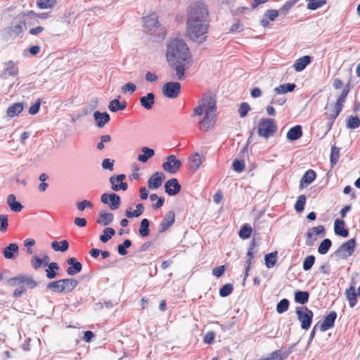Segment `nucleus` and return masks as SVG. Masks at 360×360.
Wrapping results in <instances>:
<instances>
[{
    "mask_svg": "<svg viewBox=\"0 0 360 360\" xmlns=\"http://www.w3.org/2000/svg\"><path fill=\"white\" fill-rule=\"evenodd\" d=\"M7 283L9 285L13 287L25 284L30 289L34 288L38 285L33 276L29 274H19L15 277L9 278Z\"/></svg>",
    "mask_w": 360,
    "mask_h": 360,
    "instance_id": "obj_6",
    "label": "nucleus"
},
{
    "mask_svg": "<svg viewBox=\"0 0 360 360\" xmlns=\"http://www.w3.org/2000/svg\"><path fill=\"white\" fill-rule=\"evenodd\" d=\"M339 152H340V150L338 148L335 147V146L331 147L330 157L331 165L337 164L338 159H339Z\"/></svg>",
    "mask_w": 360,
    "mask_h": 360,
    "instance_id": "obj_57",
    "label": "nucleus"
},
{
    "mask_svg": "<svg viewBox=\"0 0 360 360\" xmlns=\"http://www.w3.org/2000/svg\"><path fill=\"white\" fill-rule=\"evenodd\" d=\"M325 233V228L322 225L309 229L307 233L306 245L307 246L314 245V241L316 240V236Z\"/></svg>",
    "mask_w": 360,
    "mask_h": 360,
    "instance_id": "obj_14",
    "label": "nucleus"
},
{
    "mask_svg": "<svg viewBox=\"0 0 360 360\" xmlns=\"http://www.w3.org/2000/svg\"><path fill=\"white\" fill-rule=\"evenodd\" d=\"M94 118L96 126L99 128H103L110 120V115L107 112H101L98 110L94 112Z\"/></svg>",
    "mask_w": 360,
    "mask_h": 360,
    "instance_id": "obj_21",
    "label": "nucleus"
},
{
    "mask_svg": "<svg viewBox=\"0 0 360 360\" xmlns=\"http://www.w3.org/2000/svg\"><path fill=\"white\" fill-rule=\"evenodd\" d=\"M277 131L274 120L269 118L262 119L258 126V135L266 139L274 136Z\"/></svg>",
    "mask_w": 360,
    "mask_h": 360,
    "instance_id": "obj_4",
    "label": "nucleus"
},
{
    "mask_svg": "<svg viewBox=\"0 0 360 360\" xmlns=\"http://www.w3.org/2000/svg\"><path fill=\"white\" fill-rule=\"evenodd\" d=\"M77 208L79 211L82 212L85 209H92L93 204L91 202L87 200H83L81 202H78L76 203Z\"/></svg>",
    "mask_w": 360,
    "mask_h": 360,
    "instance_id": "obj_56",
    "label": "nucleus"
},
{
    "mask_svg": "<svg viewBox=\"0 0 360 360\" xmlns=\"http://www.w3.org/2000/svg\"><path fill=\"white\" fill-rule=\"evenodd\" d=\"M305 202L306 196L304 195H300L298 196L297 200L295 204V210L298 212L303 211Z\"/></svg>",
    "mask_w": 360,
    "mask_h": 360,
    "instance_id": "obj_50",
    "label": "nucleus"
},
{
    "mask_svg": "<svg viewBox=\"0 0 360 360\" xmlns=\"http://www.w3.org/2000/svg\"><path fill=\"white\" fill-rule=\"evenodd\" d=\"M115 234V231L112 228H105L103 231V234H101L99 237L100 240L102 243H107L114 235Z\"/></svg>",
    "mask_w": 360,
    "mask_h": 360,
    "instance_id": "obj_43",
    "label": "nucleus"
},
{
    "mask_svg": "<svg viewBox=\"0 0 360 360\" xmlns=\"http://www.w3.org/2000/svg\"><path fill=\"white\" fill-rule=\"evenodd\" d=\"M214 338H215V333L212 330H210V331L207 332V333L205 334L204 339H203V342L205 344L211 345V344H212Z\"/></svg>",
    "mask_w": 360,
    "mask_h": 360,
    "instance_id": "obj_64",
    "label": "nucleus"
},
{
    "mask_svg": "<svg viewBox=\"0 0 360 360\" xmlns=\"http://www.w3.org/2000/svg\"><path fill=\"white\" fill-rule=\"evenodd\" d=\"M101 200L103 204H109V207L112 210H115L119 208L121 200L118 195L112 193H103L101 195Z\"/></svg>",
    "mask_w": 360,
    "mask_h": 360,
    "instance_id": "obj_12",
    "label": "nucleus"
},
{
    "mask_svg": "<svg viewBox=\"0 0 360 360\" xmlns=\"http://www.w3.org/2000/svg\"><path fill=\"white\" fill-rule=\"evenodd\" d=\"M315 262V257L314 255L307 256L303 261V269L309 271L311 269Z\"/></svg>",
    "mask_w": 360,
    "mask_h": 360,
    "instance_id": "obj_55",
    "label": "nucleus"
},
{
    "mask_svg": "<svg viewBox=\"0 0 360 360\" xmlns=\"http://www.w3.org/2000/svg\"><path fill=\"white\" fill-rule=\"evenodd\" d=\"M349 91V88L348 86H346L344 87L343 90L342 91L341 95L339 96V98L337 100L336 103L335 104V108H338L340 110L342 109V104L345 101V98Z\"/></svg>",
    "mask_w": 360,
    "mask_h": 360,
    "instance_id": "obj_45",
    "label": "nucleus"
},
{
    "mask_svg": "<svg viewBox=\"0 0 360 360\" xmlns=\"http://www.w3.org/2000/svg\"><path fill=\"white\" fill-rule=\"evenodd\" d=\"M114 162L113 160L109 158L104 159L101 164L103 169L112 171L114 169Z\"/></svg>",
    "mask_w": 360,
    "mask_h": 360,
    "instance_id": "obj_62",
    "label": "nucleus"
},
{
    "mask_svg": "<svg viewBox=\"0 0 360 360\" xmlns=\"http://www.w3.org/2000/svg\"><path fill=\"white\" fill-rule=\"evenodd\" d=\"M22 103H15L10 105L6 110L7 116L9 117H14L18 115L23 110Z\"/></svg>",
    "mask_w": 360,
    "mask_h": 360,
    "instance_id": "obj_28",
    "label": "nucleus"
},
{
    "mask_svg": "<svg viewBox=\"0 0 360 360\" xmlns=\"http://www.w3.org/2000/svg\"><path fill=\"white\" fill-rule=\"evenodd\" d=\"M141 152L142 153L138 155L137 160L143 163L146 162L155 155L154 150L148 147H143L141 148Z\"/></svg>",
    "mask_w": 360,
    "mask_h": 360,
    "instance_id": "obj_31",
    "label": "nucleus"
},
{
    "mask_svg": "<svg viewBox=\"0 0 360 360\" xmlns=\"http://www.w3.org/2000/svg\"><path fill=\"white\" fill-rule=\"evenodd\" d=\"M150 221L148 219H143L140 224V227L139 229V234L142 237H147L150 233Z\"/></svg>",
    "mask_w": 360,
    "mask_h": 360,
    "instance_id": "obj_42",
    "label": "nucleus"
},
{
    "mask_svg": "<svg viewBox=\"0 0 360 360\" xmlns=\"http://www.w3.org/2000/svg\"><path fill=\"white\" fill-rule=\"evenodd\" d=\"M250 110V108L248 103H245V102L242 103L240 104L239 110H238L240 116L241 117H245L247 115V114Z\"/></svg>",
    "mask_w": 360,
    "mask_h": 360,
    "instance_id": "obj_60",
    "label": "nucleus"
},
{
    "mask_svg": "<svg viewBox=\"0 0 360 360\" xmlns=\"http://www.w3.org/2000/svg\"><path fill=\"white\" fill-rule=\"evenodd\" d=\"M210 15L206 5L202 2H195L188 9L186 34L194 42L202 44L205 41L210 27Z\"/></svg>",
    "mask_w": 360,
    "mask_h": 360,
    "instance_id": "obj_1",
    "label": "nucleus"
},
{
    "mask_svg": "<svg viewBox=\"0 0 360 360\" xmlns=\"http://www.w3.org/2000/svg\"><path fill=\"white\" fill-rule=\"evenodd\" d=\"M127 102H120L118 99H114L109 103L108 108L112 112H116L119 110H123L127 107Z\"/></svg>",
    "mask_w": 360,
    "mask_h": 360,
    "instance_id": "obj_35",
    "label": "nucleus"
},
{
    "mask_svg": "<svg viewBox=\"0 0 360 360\" xmlns=\"http://www.w3.org/2000/svg\"><path fill=\"white\" fill-rule=\"evenodd\" d=\"M60 283L62 293L72 292L78 285V281L75 278L60 279Z\"/></svg>",
    "mask_w": 360,
    "mask_h": 360,
    "instance_id": "obj_20",
    "label": "nucleus"
},
{
    "mask_svg": "<svg viewBox=\"0 0 360 360\" xmlns=\"http://www.w3.org/2000/svg\"><path fill=\"white\" fill-rule=\"evenodd\" d=\"M337 319V313L335 311H330L323 319V321L319 324L321 331L325 332L334 326L335 321Z\"/></svg>",
    "mask_w": 360,
    "mask_h": 360,
    "instance_id": "obj_15",
    "label": "nucleus"
},
{
    "mask_svg": "<svg viewBox=\"0 0 360 360\" xmlns=\"http://www.w3.org/2000/svg\"><path fill=\"white\" fill-rule=\"evenodd\" d=\"M360 126V120L357 117H349L347 122V127L349 129H356Z\"/></svg>",
    "mask_w": 360,
    "mask_h": 360,
    "instance_id": "obj_54",
    "label": "nucleus"
},
{
    "mask_svg": "<svg viewBox=\"0 0 360 360\" xmlns=\"http://www.w3.org/2000/svg\"><path fill=\"white\" fill-rule=\"evenodd\" d=\"M296 314L298 321L301 323V328L303 330H308L312 323L314 313L307 307H297L296 308Z\"/></svg>",
    "mask_w": 360,
    "mask_h": 360,
    "instance_id": "obj_5",
    "label": "nucleus"
},
{
    "mask_svg": "<svg viewBox=\"0 0 360 360\" xmlns=\"http://www.w3.org/2000/svg\"><path fill=\"white\" fill-rule=\"evenodd\" d=\"M18 68L16 66V64L12 60L8 61L6 64V68L4 71V77H7V76L16 77L18 75Z\"/></svg>",
    "mask_w": 360,
    "mask_h": 360,
    "instance_id": "obj_34",
    "label": "nucleus"
},
{
    "mask_svg": "<svg viewBox=\"0 0 360 360\" xmlns=\"http://www.w3.org/2000/svg\"><path fill=\"white\" fill-rule=\"evenodd\" d=\"M302 136V129L300 125L291 127L287 133V139L290 141H296Z\"/></svg>",
    "mask_w": 360,
    "mask_h": 360,
    "instance_id": "obj_29",
    "label": "nucleus"
},
{
    "mask_svg": "<svg viewBox=\"0 0 360 360\" xmlns=\"http://www.w3.org/2000/svg\"><path fill=\"white\" fill-rule=\"evenodd\" d=\"M290 302L288 299H282L276 305V311L278 314L285 312L289 308Z\"/></svg>",
    "mask_w": 360,
    "mask_h": 360,
    "instance_id": "obj_49",
    "label": "nucleus"
},
{
    "mask_svg": "<svg viewBox=\"0 0 360 360\" xmlns=\"http://www.w3.org/2000/svg\"><path fill=\"white\" fill-rule=\"evenodd\" d=\"M0 231L5 232L8 227V217L5 214H0Z\"/></svg>",
    "mask_w": 360,
    "mask_h": 360,
    "instance_id": "obj_63",
    "label": "nucleus"
},
{
    "mask_svg": "<svg viewBox=\"0 0 360 360\" xmlns=\"http://www.w3.org/2000/svg\"><path fill=\"white\" fill-rule=\"evenodd\" d=\"M158 25V17L155 13L143 18V25L148 30H150L153 27H156Z\"/></svg>",
    "mask_w": 360,
    "mask_h": 360,
    "instance_id": "obj_33",
    "label": "nucleus"
},
{
    "mask_svg": "<svg viewBox=\"0 0 360 360\" xmlns=\"http://www.w3.org/2000/svg\"><path fill=\"white\" fill-rule=\"evenodd\" d=\"M202 164V159L200 154L195 152L188 158L189 168L193 172H195Z\"/></svg>",
    "mask_w": 360,
    "mask_h": 360,
    "instance_id": "obj_22",
    "label": "nucleus"
},
{
    "mask_svg": "<svg viewBox=\"0 0 360 360\" xmlns=\"http://www.w3.org/2000/svg\"><path fill=\"white\" fill-rule=\"evenodd\" d=\"M331 245H332V242L330 239H328V238L324 239L321 243V244L319 245V246L318 248L319 253L321 255L326 254L328 252Z\"/></svg>",
    "mask_w": 360,
    "mask_h": 360,
    "instance_id": "obj_46",
    "label": "nucleus"
},
{
    "mask_svg": "<svg viewBox=\"0 0 360 360\" xmlns=\"http://www.w3.org/2000/svg\"><path fill=\"white\" fill-rule=\"evenodd\" d=\"M181 166V160L176 159L174 155H170L167 157V160L163 162V169L170 174H175L177 172Z\"/></svg>",
    "mask_w": 360,
    "mask_h": 360,
    "instance_id": "obj_11",
    "label": "nucleus"
},
{
    "mask_svg": "<svg viewBox=\"0 0 360 360\" xmlns=\"http://www.w3.org/2000/svg\"><path fill=\"white\" fill-rule=\"evenodd\" d=\"M167 60L171 65L176 63H191L192 57L186 44L181 39L171 40L167 46Z\"/></svg>",
    "mask_w": 360,
    "mask_h": 360,
    "instance_id": "obj_2",
    "label": "nucleus"
},
{
    "mask_svg": "<svg viewBox=\"0 0 360 360\" xmlns=\"http://www.w3.org/2000/svg\"><path fill=\"white\" fill-rule=\"evenodd\" d=\"M34 13L33 11L29 13H22L18 15L11 24L8 33L11 37H16L19 36L26 28L27 24L30 23V20L33 18Z\"/></svg>",
    "mask_w": 360,
    "mask_h": 360,
    "instance_id": "obj_3",
    "label": "nucleus"
},
{
    "mask_svg": "<svg viewBox=\"0 0 360 360\" xmlns=\"http://www.w3.org/2000/svg\"><path fill=\"white\" fill-rule=\"evenodd\" d=\"M311 62V57L309 56H302L295 62L293 68L297 72H301Z\"/></svg>",
    "mask_w": 360,
    "mask_h": 360,
    "instance_id": "obj_26",
    "label": "nucleus"
},
{
    "mask_svg": "<svg viewBox=\"0 0 360 360\" xmlns=\"http://www.w3.org/2000/svg\"><path fill=\"white\" fill-rule=\"evenodd\" d=\"M165 179V174L162 172H156L148 181V186L150 189H158L160 188Z\"/></svg>",
    "mask_w": 360,
    "mask_h": 360,
    "instance_id": "obj_16",
    "label": "nucleus"
},
{
    "mask_svg": "<svg viewBox=\"0 0 360 360\" xmlns=\"http://www.w3.org/2000/svg\"><path fill=\"white\" fill-rule=\"evenodd\" d=\"M181 84L178 82H169L165 83L162 89L163 95L171 99L176 98L181 92Z\"/></svg>",
    "mask_w": 360,
    "mask_h": 360,
    "instance_id": "obj_8",
    "label": "nucleus"
},
{
    "mask_svg": "<svg viewBox=\"0 0 360 360\" xmlns=\"http://www.w3.org/2000/svg\"><path fill=\"white\" fill-rule=\"evenodd\" d=\"M113 214L101 211L96 222L101 226H105L109 225L113 221Z\"/></svg>",
    "mask_w": 360,
    "mask_h": 360,
    "instance_id": "obj_27",
    "label": "nucleus"
},
{
    "mask_svg": "<svg viewBox=\"0 0 360 360\" xmlns=\"http://www.w3.org/2000/svg\"><path fill=\"white\" fill-rule=\"evenodd\" d=\"M191 63H176L172 65L176 70V75L179 80H182L184 77L185 70L189 68Z\"/></svg>",
    "mask_w": 360,
    "mask_h": 360,
    "instance_id": "obj_36",
    "label": "nucleus"
},
{
    "mask_svg": "<svg viewBox=\"0 0 360 360\" xmlns=\"http://www.w3.org/2000/svg\"><path fill=\"white\" fill-rule=\"evenodd\" d=\"M131 245V241L129 239H126L122 244L117 245V252L122 255L124 256L127 254V249Z\"/></svg>",
    "mask_w": 360,
    "mask_h": 360,
    "instance_id": "obj_48",
    "label": "nucleus"
},
{
    "mask_svg": "<svg viewBox=\"0 0 360 360\" xmlns=\"http://www.w3.org/2000/svg\"><path fill=\"white\" fill-rule=\"evenodd\" d=\"M279 13L278 10L269 9L265 12L264 18L271 21H274L278 16Z\"/></svg>",
    "mask_w": 360,
    "mask_h": 360,
    "instance_id": "obj_59",
    "label": "nucleus"
},
{
    "mask_svg": "<svg viewBox=\"0 0 360 360\" xmlns=\"http://www.w3.org/2000/svg\"><path fill=\"white\" fill-rule=\"evenodd\" d=\"M126 176L123 174L110 176L109 181L111 184L112 190L114 191H118L120 190L126 191L128 188V184L123 182Z\"/></svg>",
    "mask_w": 360,
    "mask_h": 360,
    "instance_id": "obj_13",
    "label": "nucleus"
},
{
    "mask_svg": "<svg viewBox=\"0 0 360 360\" xmlns=\"http://www.w3.org/2000/svg\"><path fill=\"white\" fill-rule=\"evenodd\" d=\"M233 285L231 283H226L220 288L219 295L222 297H226L233 292Z\"/></svg>",
    "mask_w": 360,
    "mask_h": 360,
    "instance_id": "obj_53",
    "label": "nucleus"
},
{
    "mask_svg": "<svg viewBox=\"0 0 360 360\" xmlns=\"http://www.w3.org/2000/svg\"><path fill=\"white\" fill-rule=\"evenodd\" d=\"M252 233V228L248 224H244L239 231V236L242 239L248 238Z\"/></svg>",
    "mask_w": 360,
    "mask_h": 360,
    "instance_id": "obj_51",
    "label": "nucleus"
},
{
    "mask_svg": "<svg viewBox=\"0 0 360 360\" xmlns=\"http://www.w3.org/2000/svg\"><path fill=\"white\" fill-rule=\"evenodd\" d=\"M215 100L212 95L208 94H203L202 99L199 101V105L193 109L192 117L201 115L206 110H209L211 104H214Z\"/></svg>",
    "mask_w": 360,
    "mask_h": 360,
    "instance_id": "obj_9",
    "label": "nucleus"
},
{
    "mask_svg": "<svg viewBox=\"0 0 360 360\" xmlns=\"http://www.w3.org/2000/svg\"><path fill=\"white\" fill-rule=\"evenodd\" d=\"M51 248L55 251H57V252L60 251V252H64L68 250L69 243L66 240H63L60 241V243H58L57 241H53L51 243Z\"/></svg>",
    "mask_w": 360,
    "mask_h": 360,
    "instance_id": "obj_41",
    "label": "nucleus"
},
{
    "mask_svg": "<svg viewBox=\"0 0 360 360\" xmlns=\"http://www.w3.org/2000/svg\"><path fill=\"white\" fill-rule=\"evenodd\" d=\"M174 212L173 211L167 212L160 224L159 233L166 231L174 223Z\"/></svg>",
    "mask_w": 360,
    "mask_h": 360,
    "instance_id": "obj_18",
    "label": "nucleus"
},
{
    "mask_svg": "<svg viewBox=\"0 0 360 360\" xmlns=\"http://www.w3.org/2000/svg\"><path fill=\"white\" fill-rule=\"evenodd\" d=\"M181 185L179 184L178 180L175 178L169 179L165 184V192L169 195H175L181 191Z\"/></svg>",
    "mask_w": 360,
    "mask_h": 360,
    "instance_id": "obj_17",
    "label": "nucleus"
},
{
    "mask_svg": "<svg viewBox=\"0 0 360 360\" xmlns=\"http://www.w3.org/2000/svg\"><path fill=\"white\" fill-rule=\"evenodd\" d=\"M345 295L347 297V299L349 301V304L351 308H353L355 307V305L357 303V299H356V292L355 287L353 285H351L348 289L346 290Z\"/></svg>",
    "mask_w": 360,
    "mask_h": 360,
    "instance_id": "obj_30",
    "label": "nucleus"
},
{
    "mask_svg": "<svg viewBox=\"0 0 360 360\" xmlns=\"http://www.w3.org/2000/svg\"><path fill=\"white\" fill-rule=\"evenodd\" d=\"M7 203L9 205L11 210L15 212H20L23 206L22 204L15 200V195L14 194H10L7 198Z\"/></svg>",
    "mask_w": 360,
    "mask_h": 360,
    "instance_id": "obj_32",
    "label": "nucleus"
},
{
    "mask_svg": "<svg viewBox=\"0 0 360 360\" xmlns=\"http://www.w3.org/2000/svg\"><path fill=\"white\" fill-rule=\"evenodd\" d=\"M139 101L143 108L146 110H150L155 103V94L153 93H148L146 96H141Z\"/></svg>",
    "mask_w": 360,
    "mask_h": 360,
    "instance_id": "obj_25",
    "label": "nucleus"
},
{
    "mask_svg": "<svg viewBox=\"0 0 360 360\" xmlns=\"http://www.w3.org/2000/svg\"><path fill=\"white\" fill-rule=\"evenodd\" d=\"M216 109H217V106H216V103H215L214 104H211V106L209 107V110H205V116L199 122V128L201 131H207L214 124V112L216 111Z\"/></svg>",
    "mask_w": 360,
    "mask_h": 360,
    "instance_id": "obj_7",
    "label": "nucleus"
},
{
    "mask_svg": "<svg viewBox=\"0 0 360 360\" xmlns=\"http://www.w3.org/2000/svg\"><path fill=\"white\" fill-rule=\"evenodd\" d=\"M37 4L39 8L46 9L53 7L56 4V0H37Z\"/></svg>",
    "mask_w": 360,
    "mask_h": 360,
    "instance_id": "obj_52",
    "label": "nucleus"
},
{
    "mask_svg": "<svg viewBox=\"0 0 360 360\" xmlns=\"http://www.w3.org/2000/svg\"><path fill=\"white\" fill-rule=\"evenodd\" d=\"M326 0H316L314 2L308 3L307 8L309 10L314 11L319 8L323 6L326 4Z\"/></svg>",
    "mask_w": 360,
    "mask_h": 360,
    "instance_id": "obj_58",
    "label": "nucleus"
},
{
    "mask_svg": "<svg viewBox=\"0 0 360 360\" xmlns=\"http://www.w3.org/2000/svg\"><path fill=\"white\" fill-rule=\"evenodd\" d=\"M355 246L356 240L354 238H352L341 245L335 254L341 258L345 259L354 253Z\"/></svg>",
    "mask_w": 360,
    "mask_h": 360,
    "instance_id": "obj_10",
    "label": "nucleus"
},
{
    "mask_svg": "<svg viewBox=\"0 0 360 360\" xmlns=\"http://www.w3.org/2000/svg\"><path fill=\"white\" fill-rule=\"evenodd\" d=\"M233 168L237 172H241L245 168V162L243 160H234L233 162Z\"/></svg>",
    "mask_w": 360,
    "mask_h": 360,
    "instance_id": "obj_61",
    "label": "nucleus"
},
{
    "mask_svg": "<svg viewBox=\"0 0 360 360\" xmlns=\"http://www.w3.org/2000/svg\"><path fill=\"white\" fill-rule=\"evenodd\" d=\"M18 251V246L15 243H10L4 250V256L6 259H13L14 254Z\"/></svg>",
    "mask_w": 360,
    "mask_h": 360,
    "instance_id": "obj_37",
    "label": "nucleus"
},
{
    "mask_svg": "<svg viewBox=\"0 0 360 360\" xmlns=\"http://www.w3.org/2000/svg\"><path fill=\"white\" fill-rule=\"evenodd\" d=\"M48 266V269L45 270L46 276L49 279H53L56 277V271L59 269V266L56 262H51Z\"/></svg>",
    "mask_w": 360,
    "mask_h": 360,
    "instance_id": "obj_40",
    "label": "nucleus"
},
{
    "mask_svg": "<svg viewBox=\"0 0 360 360\" xmlns=\"http://www.w3.org/2000/svg\"><path fill=\"white\" fill-rule=\"evenodd\" d=\"M69 267L67 269V274L70 276H74L79 274L82 269V264L75 257H70L67 260Z\"/></svg>",
    "mask_w": 360,
    "mask_h": 360,
    "instance_id": "obj_19",
    "label": "nucleus"
},
{
    "mask_svg": "<svg viewBox=\"0 0 360 360\" xmlns=\"http://www.w3.org/2000/svg\"><path fill=\"white\" fill-rule=\"evenodd\" d=\"M309 294L307 291L298 290L295 293V301L297 303L304 304L309 301Z\"/></svg>",
    "mask_w": 360,
    "mask_h": 360,
    "instance_id": "obj_39",
    "label": "nucleus"
},
{
    "mask_svg": "<svg viewBox=\"0 0 360 360\" xmlns=\"http://www.w3.org/2000/svg\"><path fill=\"white\" fill-rule=\"evenodd\" d=\"M334 231L338 236L346 238L349 235V231L345 228V221L340 219H336L334 222Z\"/></svg>",
    "mask_w": 360,
    "mask_h": 360,
    "instance_id": "obj_23",
    "label": "nucleus"
},
{
    "mask_svg": "<svg viewBox=\"0 0 360 360\" xmlns=\"http://www.w3.org/2000/svg\"><path fill=\"white\" fill-rule=\"evenodd\" d=\"M46 289L51 290L53 292L56 293H62L61 291V283L60 279L58 281H54L49 282L46 285Z\"/></svg>",
    "mask_w": 360,
    "mask_h": 360,
    "instance_id": "obj_47",
    "label": "nucleus"
},
{
    "mask_svg": "<svg viewBox=\"0 0 360 360\" xmlns=\"http://www.w3.org/2000/svg\"><path fill=\"white\" fill-rule=\"evenodd\" d=\"M276 256H277L276 251L266 254L264 256L265 264L267 268H272L276 264Z\"/></svg>",
    "mask_w": 360,
    "mask_h": 360,
    "instance_id": "obj_44",
    "label": "nucleus"
},
{
    "mask_svg": "<svg viewBox=\"0 0 360 360\" xmlns=\"http://www.w3.org/2000/svg\"><path fill=\"white\" fill-rule=\"evenodd\" d=\"M296 85L292 83L281 84L274 89V91L278 94H284L288 92H292L295 89Z\"/></svg>",
    "mask_w": 360,
    "mask_h": 360,
    "instance_id": "obj_38",
    "label": "nucleus"
},
{
    "mask_svg": "<svg viewBox=\"0 0 360 360\" xmlns=\"http://www.w3.org/2000/svg\"><path fill=\"white\" fill-rule=\"evenodd\" d=\"M316 172L313 169H308L300 181V186L305 187L311 184L316 179Z\"/></svg>",
    "mask_w": 360,
    "mask_h": 360,
    "instance_id": "obj_24",
    "label": "nucleus"
}]
</instances>
